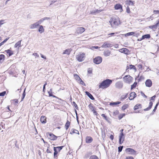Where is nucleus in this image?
Segmentation results:
<instances>
[{
    "label": "nucleus",
    "mask_w": 159,
    "mask_h": 159,
    "mask_svg": "<svg viewBox=\"0 0 159 159\" xmlns=\"http://www.w3.org/2000/svg\"><path fill=\"white\" fill-rule=\"evenodd\" d=\"M125 151L126 152L129 153L132 155H136L137 154L136 151L131 148H127Z\"/></svg>",
    "instance_id": "12"
},
{
    "label": "nucleus",
    "mask_w": 159,
    "mask_h": 159,
    "mask_svg": "<svg viewBox=\"0 0 159 159\" xmlns=\"http://www.w3.org/2000/svg\"><path fill=\"white\" fill-rule=\"evenodd\" d=\"M101 116L104 118L107 121L109 122V118L107 117V116L104 114H102Z\"/></svg>",
    "instance_id": "43"
},
{
    "label": "nucleus",
    "mask_w": 159,
    "mask_h": 159,
    "mask_svg": "<svg viewBox=\"0 0 159 159\" xmlns=\"http://www.w3.org/2000/svg\"><path fill=\"white\" fill-rule=\"evenodd\" d=\"M114 137L113 135L111 134L110 136V138L112 140L114 139Z\"/></svg>",
    "instance_id": "64"
},
{
    "label": "nucleus",
    "mask_w": 159,
    "mask_h": 159,
    "mask_svg": "<svg viewBox=\"0 0 159 159\" xmlns=\"http://www.w3.org/2000/svg\"><path fill=\"white\" fill-rule=\"evenodd\" d=\"M119 113V111L117 110H116L113 113V115L114 116H116L118 115Z\"/></svg>",
    "instance_id": "47"
},
{
    "label": "nucleus",
    "mask_w": 159,
    "mask_h": 159,
    "mask_svg": "<svg viewBox=\"0 0 159 159\" xmlns=\"http://www.w3.org/2000/svg\"><path fill=\"white\" fill-rule=\"evenodd\" d=\"M138 85V83L137 82H135L134 84L131 86V89H135Z\"/></svg>",
    "instance_id": "35"
},
{
    "label": "nucleus",
    "mask_w": 159,
    "mask_h": 159,
    "mask_svg": "<svg viewBox=\"0 0 159 159\" xmlns=\"http://www.w3.org/2000/svg\"><path fill=\"white\" fill-rule=\"evenodd\" d=\"M125 134H124L120 133L119 135V143L121 144L125 140Z\"/></svg>",
    "instance_id": "10"
},
{
    "label": "nucleus",
    "mask_w": 159,
    "mask_h": 159,
    "mask_svg": "<svg viewBox=\"0 0 159 159\" xmlns=\"http://www.w3.org/2000/svg\"><path fill=\"white\" fill-rule=\"evenodd\" d=\"M115 9L116 10H118L120 9H122V6L120 4H116L114 7Z\"/></svg>",
    "instance_id": "33"
},
{
    "label": "nucleus",
    "mask_w": 159,
    "mask_h": 159,
    "mask_svg": "<svg viewBox=\"0 0 159 159\" xmlns=\"http://www.w3.org/2000/svg\"><path fill=\"white\" fill-rule=\"evenodd\" d=\"M88 107L89 109L93 111L94 115L96 116L98 115V114L96 111V107H94L93 104L90 103V104L89 105Z\"/></svg>",
    "instance_id": "8"
},
{
    "label": "nucleus",
    "mask_w": 159,
    "mask_h": 159,
    "mask_svg": "<svg viewBox=\"0 0 159 159\" xmlns=\"http://www.w3.org/2000/svg\"><path fill=\"white\" fill-rule=\"evenodd\" d=\"M129 105L128 104H125L123 105L121 107L122 110L124 111L125 110L128 108Z\"/></svg>",
    "instance_id": "41"
},
{
    "label": "nucleus",
    "mask_w": 159,
    "mask_h": 159,
    "mask_svg": "<svg viewBox=\"0 0 159 159\" xmlns=\"http://www.w3.org/2000/svg\"><path fill=\"white\" fill-rule=\"evenodd\" d=\"M125 113L121 114L119 115L118 116V118L120 120L122 118H123L124 116H125Z\"/></svg>",
    "instance_id": "45"
},
{
    "label": "nucleus",
    "mask_w": 159,
    "mask_h": 159,
    "mask_svg": "<svg viewBox=\"0 0 159 159\" xmlns=\"http://www.w3.org/2000/svg\"><path fill=\"white\" fill-rule=\"evenodd\" d=\"M118 34V32H116L115 33H112L109 34H108V35L109 36L108 37H110L111 36H113V35L115 34Z\"/></svg>",
    "instance_id": "51"
},
{
    "label": "nucleus",
    "mask_w": 159,
    "mask_h": 159,
    "mask_svg": "<svg viewBox=\"0 0 159 159\" xmlns=\"http://www.w3.org/2000/svg\"><path fill=\"white\" fill-rule=\"evenodd\" d=\"M70 124V122L68 120H67L65 125V127L66 130H67L69 128Z\"/></svg>",
    "instance_id": "32"
},
{
    "label": "nucleus",
    "mask_w": 159,
    "mask_h": 159,
    "mask_svg": "<svg viewBox=\"0 0 159 159\" xmlns=\"http://www.w3.org/2000/svg\"><path fill=\"white\" fill-rule=\"evenodd\" d=\"M126 12L128 13H129L130 12V9L129 7L128 6L126 7Z\"/></svg>",
    "instance_id": "55"
},
{
    "label": "nucleus",
    "mask_w": 159,
    "mask_h": 159,
    "mask_svg": "<svg viewBox=\"0 0 159 159\" xmlns=\"http://www.w3.org/2000/svg\"><path fill=\"white\" fill-rule=\"evenodd\" d=\"M75 76H76L77 78H79L80 79V84L82 85L84 84V83L83 81L80 79V77L77 75H75Z\"/></svg>",
    "instance_id": "44"
},
{
    "label": "nucleus",
    "mask_w": 159,
    "mask_h": 159,
    "mask_svg": "<svg viewBox=\"0 0 159 159\" xmlns=\"http://www.w3.org/2000/svg\"><path fill=\"white\" fill-rule=\"evenodd\" d=\"M39 25V24L38 22L35 23L31 25L30 26V28L31 29H33L36 28Z\"/></svg>",
    "instance_id": "27"
},
{
    "label": "nucleus",
    "mask_w": 159,
    "mask_h": 159,
    "mask_svg": "<svg viewBox=\"0 0 159 159\" xmlns=\"http://www.w3.org/2000/svg\"><path fill=\"white\" fill-rule=\"evenodd\" d=\"M121 103V102H111L110 103V106H114L117 105Z\"/></svg>",
    "instance_id": "38"
},
{
    "label": "nucleus",
    "mask_w": 159,
    "mask_h": 159,
    "mask_svg": "<svg viewBox=\"0 0 159 159\" xmlns=\"http://www.w3.org/2000/svg\"><path fill=\"white\" fill-rule=\"evenodd\" d=\"M47 84L46 82L44 84L43 86V92H45V86Z\"/></svg>",
    "instance_id": "61"
},
{
    "label": "nucleus",
    "mask_w": 159,
    "mask_h": 159,
    "mask_svg": "<svg viewBox=\"0 0 159 159\" xmlns=\"http://www.w3.org/2000/svg\"><path fill=\"white\" fill-rule=\"evenodd\" d=\"M48 18H47V17H45V18H43L41 20H39L38 22L39 23H41L42 22H43L44 20H46V19H48Z\"/></svg>",
    "instance_id": "54"
},
{
    "label": "nucleus",
    "mask_w": 159,
    "mask_h": 159,
    "mask_svg": "<svg viewBox=\"0 0 159 159\" xmlns=\"http://www.w3.org/2000/svg\"><path fill=\"white\" fill-rule=\"evenodd\" d=\"M33 55L35 57V58H37L39 57V55L37 53H34Z\"/></svg>",
    "instance_id": "58"
},
{
    "label": "nucleus",
    "mask_w": 159,
    "mask_h": 159,
    "mask_svg": "<svg viewBox=\"0 0 159 159\" xmlns=\"http://www.w3.org/2000/svg\"><path fill=\"white\" fill-rule=\"evenodd\" d=\"M109 23L111 27H116L120 24L119 18L117 17H112L109 21Z\"/></svg>",
    "instance_id": "2"
},
{
    "label": "nucleus",
    "mask_w": 159,
    "mask_h": 159,
    "mask_svg": "<svg viewBox=\"0 0 159 159\" xmlns=\"http://www.w3.org/2000/svg\"><path fill=\"white\" fill-rule=\"evenodd\" d=\"M128 97V94H126L124 97H121L120 98V100L122 101L124 100V99Z\"/></svg>",
    "instance_id": "53"
},
{
    "label": "nucleus",
    "mask_w": 159,
    "mask_h": 159,
    "mask_svg": "<svg viewBox=\"0 0 159 159\" xmlns=\"http://www.w3.org/2000/svg\"><path fill=\"white\" fill-rule=\"evenodd\" d=\"M5 59V56L3 54L0 55V62L3 61Z\"/></svg>",
    "instance_id": "40"
},
{
    "label": "nucleus",
    "mask_w": 159,
    "mask_h": 159,
    "mask_svg": "<svg viewBox=\"0 0 159 159\" xmlns=\"http://www.w3.org/2000/svg\"><path fill=\"white\" fill-rule=\"evenodd\" d=\"M150 35L149 34H146L145 35H143L142 37L140 39H138V40L139 41H141L142 40L144 39H148L150 38Z\"/></svg>",
    "instance_id": "17"
},
{
    "label": "nucleus",
    "mask_w": 159,
    "mask_h": 159,
    "mask_svg": "<svg viewBox=\"0 0 159 159\" xmlns=\"http://www.w3.org/2000/svg\"><path fill=\"white\" fill-rule=\"evenodd\" d=\"M72 51V49L71 48L67 49L63 52V54H66L69 55Z\"/></svg>",
    "instance_id": "22"
},
{
    "label": "nucleus",
    "mask_w": 159,
    "mask_h": 159,
    "mask_svg": "<svg viewBox=\"0 0 159 159\" xmlns=\"http://www.w3.org/2000/svg\"><path fill=\"white\" fill-rule=\"evenodd\" d=\"M40 121L42 123L45 124L47 122V117L45 116H41L40 117Z\"/></svg>",
    "instance_id": "18"
},
{
    "label": "nucleus",
    "mask_w": 159,
    "mask_h": 159,
    "mask_svg": "<svg viewBox=\"0 0 159 159\" xmlns=\"http://www.w3.org/2000/svg\"><path fill=\"white\" fill-rule=\"evenodd\" d=\"M9 39V38H8L5 39L2 42H1L0 43V46H1L2 44H3L5 42H6L8 39Z\"/></svg>",
    "instance_id": "49"
},
{
    "label": "nucleus",
    "mask_w": 159,
    "mask_h": 159,
    "mask_svg": "<svg viewBox=\"0 0 159 159\" xmlns=\"http://www.w3.org/2000/svg\"><path fill=\"white\" fill-rule=\"evenodd\" d=\"M153 12L154 14H159V10H155L153 11Z\"/></svg>",
    "instance_id": "62"
},
{
    "label": "nucleus",
    "mask_w": 159,
    "mask_h": 159,
    "mask_svg": "<svg viewBox=\"0 0 159 159\" xmlns=\"http://www.w3.org/2000/svg\"><path fill=\"white\" fill-rule=\"evenodd\" d=\"M115 87L118 89H121L123 87V84L122 82L118 81L116 83Z\"/></svg>",
    "instance_id": "13"
},
{
    "label": "nucleus",
    "mask_w": 159,
    "mask_h": 159,
    "mask_svg": "<svg viewBox=\"0 0 159 159\" xmlns=\"http://www.w3.org/2000/svg\"><path fill=\"white\" fill-rule=\"evenodd\" d=\"M159 24V21L156 24L154 25H151L149 26V28L151 29H157L158 24Z\"/></svg>",
    "instance_id": "34"
},
{
    "label": "nucleus",
    "mask_w": 159,
    "mask_h": 159,
    "mask_svg": "<svg viewBox=\"0 0 159 159\" xmlns=\"http://www.w3.org/2000/svg\"><path fill=\"white\" fill-rule=\"evenodd\" d=\"M156 97V95H154L151 98V99L149 103V106L147 108L144 109V111H149L151 109L153 105V102L151 101V100H152L153 101H154Z\"/></svg>",
    "instance_id": "6"
},
{
    "label": "nucleus",
    "mask_w": 159,
    "mask_h": 159,
    "mask_svg": "<svg viewBox=\"0 0 159 159\" xmlns=\"http://www.w3.org/2000/svg\"><path fill=\"white\" fill-rule=\"evenodd\" d=\"M126 4L128 6H134V2L131 0H127L126 2Z\"/></svg>",
    "instance_id": "29"
},
{
    "label": "nucleus",
    "mask_w": 159,
    "mask_h": 159,
    "mask_svg": "<svg viewBox=\"0 0 159 159\" xmlns=\"http://www.w3.org/2000/svg\"><path fill=\"white\" fill-rule=\"evenodd\" d=\"M102 59L101 57L98 56L93 59V61L95 64H98L102 62Z\"/></svg>",
    "instance_id": "9"
},
{
    "label": "nucleus",
    "mask_w": 159,
    "mask_h": 159,
    "mask_svg": "<svg viewBox=\"0 0 159 159\" xmlns=\"http://www.w3.org/2000/svg\"><path fill=\"white\" fill-rule=\"evenodd\" d=\"M85 57V53H84L80 52L76 56V59L79 61H82L84 60Z\"/></svg>",
    "instance_id": "5"
},
{
    "label": "nucleus",
    "mask_w": 159,
    "mask_h": 159,
    "mask_svg": "<svg viewBox=\"0 0 159 159\" xmlns=\"http://www.w3.org/2000/svg\"><path fill=\"white\" fill-rule=\"evenodd\" d=\"M85 30V29L83 27L78 28L76 30L77 34H81Z\"/></svg>",
    "instance_id": "14"
},
{
    "label": "nucleus",
    "mask_w": 159,
    "mask_h": 159,
    "mask_svg": "<svg viewBox=\"0 0 159 159\" xmlns=\"http://www.w3.org/2000/svg\"><path fill=\"white\" fill-rule=\"evenodd\" d=\"M145 84L147 87H150L152 85V82L151 80L148 79L145 81Z\"/></svg>",
    "instance_id": "15"
},
{
    "label": "nucleus",
    "mask_w": 159,
    "mask_h": 159,
    "mask_svg": "<svg viewBox=\"0 0 159 159\" xmlns=\"http://www.w3.org/2000/svg\"><path fill=\"white\" fill-rule=\"evenodd\" d=\"M123 146H120L118 147V152H121L123 148Z\"/></svg>",
    "instance_id": "59"
},
{
    "label": "nucleus",
    "mask_w": 159,
    "mask_h": 159,
    "mask_svg": "<svg viewBox=\"0 0 159 159\" xmlns=\"http://www.w3.org/2000/svg\"><path fill=\"white\" fill-rule=\"evenodd\" d=\"M6 93V91H3L2 92L0 93V96H4Z\"/></svg>",
    "instance_id": "57"
},
{
    "label": "nucleus",
    "mask_w": 159,
    "mask_h": 159,
    "mask_svg": "<svg viewBox=\"0 0 159 159\" xmlns=\"http://www.w3.org/2000/svg\"><path fill=\"white\" fill-rule=\"evenodd\" d=\"M73 105H74V106L75 107V108L77 109H78V107L77 105L76 104V103L75 102H72Z\"/></svg>",
    "instance_id": "52"
},
{
    "label": "nucleus",
    "mask_w": 159,
    "mask_h": 159,
    "mask_svg": "<svg viewBox=\"0 0 159 159\" xmlns=\"http://www.w3.org/2000/svg\"><path fill=\"white\" fill-rule=\"evenodd\" d=\"M11 102L12 105H17L18 103V100L17 99L11 100Z\"/></svg>",
    "instance_id": "26"
},
{
    "label": "nucleus",
    "mask_w": 159,
    "mask_h": 159,
    "mask_svg": "<svg viewBox=\"0 0 159 159\" xmlns=\"http://www.w3.org/2000/svg\"><path fill=\"white\" fill-rule=\"evenodd\" d=\"M136 97V94L135 92H131L129 94V99L130 100L134 99Z\"/></svg>",
    "instance_id": "16"
},
{
    "label": "nucleus",
    "mask_w": 159,
    "mask_h": 159,
    "mask_svg": "<svg viewBox=\"0 0 159 159\" xmlns=\"http://www.w3.org/2000/svg\"><path fill=\"white\" fill-rule=\"evenodd\" d=\"M93 69L92 68H89L88 69V73L89 74L92 73Z\"/></svg>",
    "instance_id": "50"
},
{
    "label": "nucleus",
    "mask_w": 159,
    "mask_h": 159,
    "mask_svg": "<svg viewBox=\"0 0 159 159\" xmlns=\"http://www.w3.org/2000/svg\"><path fill=\"white\" fill-rule=\"evenodd\" d=\"M85 93L92 100H94V98L93 97V96L92 95V94L90 93L88 91H86Z\"/></svg>",
    "instance_id": "31"
},
{
    "label": "nucleus",
    "mask_w": 159,
    "mask_h": 159,
    "mask_svg": "<svg viewBox=\"0 0 159 159\" xmlns=\"http://www.w3.org/2000/svg\"><path fill=\"white\" fill-rule=\"evenodd\" d=\"M112 47V45L110 43L106 42L104 43L101 47L102 48H111Z\"/></svg>",
    "instance_id": "11"
},
{
    "label": "nucleus",
    "mask_w": 159,
    "mask_h": 159,
    "mask_svg": "<svg viewBox=\"0 0 159 159\" xmlns=\"http://www.w3.org/2000/svg\"><path fill=\"white\" fill-rule=\"evenodd\" d=\"M44 30L43 26L42 25H39V32L41 33L44 32Z\"/></svg>",
    "instance_id": "37"
},
{
    "label": "nucleus",
    "mask_w": 159,
    "mask_h": 159,
    "mask_svg": "<svg viewBox=\"0 0 159 159\" xmlns=\"http://www.w3.org/2000/svg\"><path fill=\"white\" fill-rule=\"evenodd\" d=\"M5 51L8 54V57L11 56L14 54L13 51L10 49L6 50Z\"/></svg>",
    "instance_id": "24"
},
{
    "label": "nucleus",
    "mask_w": 159,
    "mask_h": 159,
    "mask_svg": "<svg viewBox=\"0 0 159 159\" xmlns=\"http://www.w3.org/2000/svg\"><path fill=\"white\" fill-rule=\"evenodd\" d=\"M22 41V40L19 41L17 42L15 45L14 47L15 48H17L18 46L20 47L21 46V42Z\"/></svg>",
    "instance_id": "39"
},
{
    "label": "nucleus",
    "mask_w": 159,
    "mask_h": 159,
    "mask_svg": "<svg viewBox=\"0 0 159 159\" xmlns=\"http://www.w3.org/2000/svg\"><path fill=\"white\" fill-rule=\"evenodd\" d=\"M141 95L143 96V97H144L145 98H147V96H146L144 93H143V92H141Z\"/></svg>",
    "instance_id": "56"
},
{
    "label": "nucleus",
    "mask_w": 159,
    "mask_h": 159,
    "mask_svg": "<svg viewBox=\"0 0 159 159\" xmlns=\"http://www.w3.org/2000/svg\"><path fill=\"white\" fill-rule=\"evenodd\" d=\"M138 67L139 68V70H143V66L141 64H139L138 65Z\"/></svg>",
    "instance_id": "48"
},
{
    "label": "nucleus",
    "mask_w": 159,
    "mask_h": 159,
    "mask_svg": "<svg viewBox=\"0 0 159 159\" xmlns=\"http://www.w3.org/2000/svg\"><path fill=\"white\" fill-rule=\"evenodd\" d=\"M110 54L111 51L108 50H105L103 52V54L106 57L109 56Z\"/></svg>",
    "instance_id": "28"
},
{
    "label": "nucleus",
    "mask_w": 159,
    "mask_h": 159,
    "mask_svg": "<svg viewBox=\"0 0 159 159\" xmlns=\"http://www.w3.org/2000/svg\"><path fill=\"white\" fill-rule=\"evenodd\" d=\"M48 93L49 97H52L53 98H55L57 99H59V98L58 97L53 95L52 89H51L49 91H48Z\"/></svg>",
    "instance_id": "23"
},
{
    "label": "nucleus",
    "mask_w": 159,
    "mask_h": 159,
    "mask_svg": "<svg viewBox=\"0 0 159 159\" xmlns=\"http://www.w3.org/2000/svg\"><path fill=\"white\" fill-rule=\"evenodd\" d=\"M64 146H62L60 147H54L53 150L54 151V158H55L57 157V154L58 152H60V151L64 147Z\"/></svg>",
    "instance_id": "4"
},
{
    "label": "nucleus",
    "mask_w": 159,
    "mask_h": 159,
    "mask_svg": "<svg viewBox=\"0 0 159 159\" xmlns=\"http://www.w3.org/2000/svg\"><path fill=\"white\" fill-rule=\"evenodd\" d=\"M47 135L49 139L51 140H55L57 138V137L52 133L48 132L47 133Z\"/></svg>",
    "instance_id": "7"
},
{
    "label": "nucleus",
    "mask_w": 159,
    "mask_h": 159,
    "mask_svg": "<svg viewBox=\"0 0 159 159\" xmlns=\"http://www.w3.org/2000/svg\"><path fill=\"white\" fill-rule=\"evenodd\" d=\"M93 140V138L90 136H87L85 139V142L87 143H90Z\"/></svg>",
    "instance_id": "20"
},
{
    "label": "nucleus",
    "mask_w": 159,
    "mask_h": 159,
    "mask_svg": "<svg viewBox=\"0 0 159 159\" xmlns=\"http://www.w3.org/2000/svg\"><path fill=\"white\" fill-rule=\"evenodd\" d=\"M112 82V80L109 79H106L100 83L98 84L99 89H105L111 85Z\"/></svg>",
    "instance_id": "1"
},
{
    "label": "nucleus",
    "mask_w": 159,
    "mask_h": 159,
    "mask_svg": "<svg viewBox=\"0 0 159 159\" xmlns=\"http://www.w3.org/2000/svg\"><path fill=\"white\" fill-rule=\"evenodd\" d=\"M124 82L126 84H130L134 80L133 77L129 75H127L123 77Z\"/></svg>",
    "instance_id": "3"
},
{
    "label": "nucleus",
    "mask_w": 159,
    "mask_h": 159,
    "mask_svg": "<svg viewBox=\"0 0 159 159\" xmlns=\"http://www.w3.org/2000/svg\"><path fill=\"white\" fill-rule=\"evenodd\" d=\"M70 134H77L78 135L80 134L79 131L74 129H71V131L70 132Z\"/></svg>",
    "instance_id": "25"
},
{
    "label": "nucleus",
    "mask_w": 159,
    "mask_h": 159,
    "mask_svg": "<svg viewBox=\"0 0 159 159\" xmlns=\"http://www.w3.org/2000/svg\"><path fill=\"white\" fill-rule=\"evenodd\" d=\"M102 11V10H96L94 11H92L91 12V14H95L96 13H99Z\"/></svg>",
    "instance_id": "42"
},
{
    "label": "nucleus",
    "mask_w": 159,
    "mask_h": 159,
    "mask_svg": "<svg viewBox=\"0 0 159 159\" xmlns=\"http://www.w3.org/2000/svg\"><path fill=\"white\" fill-rule=\"evenodd\" d=\"M135 34V32H131L128 33L126 34H124V36L125 37H128L130 35H134Z\"/></svg>",
    "instance_id": "36"
},
{
    "label": "nucleus",
    "mask_w": 159,
    "mask_h": 159,
    "mask_svg": "<svg viewBox=\"0 0 159 159\" xmlns=\"http://www.w3.org/2000/svg\"><path fill=\"white\" fill-rule=\"evenodd\" d=\"M141 108V105L140 104H137L134 106V110H136L139 108Z\"/></svg>",
    "instance_id": "30"
},
{
    "label": "nucleus",
    "mask_w": 159,
    "mask_h": 159,
    "mask_svg": "<svg viewBox=\"0 0 159 159\" xmlns=\"http://www.w3.org/2000/svg\"><path fill=\"white\" fill-rule=\"evenodd\" d=\"M125 159H134V158L132 156H128L126 157Z\"/></svg>",
    "instance_id": "60"
},
{
    "label": "nucleus",
    "mask_w": 159,
    "mask_h": 159,
    "mask_svg": "<svg viewBox=\"0 0 159 159\" xmlns=\"http://www.w3.org/2000/svg\"><path fill=\"white\" fill-rule=\"evenodd\" d=\"M89 159H98V158L96 156L93 155L91 156Z\"/></svg>",
    "instance_id": "46"
},
{
    "label": "nucleus",
    "mask_w": 159,
    "mask_h": 159,
    "mask_svg": "<svg viewBox=\"0 0 159 159\" xmlns=\"http://www.w3.org/2000/svg\"><path fill=\"white\" fill-rule=\"evenodd\" d=\"M129 69L130 70L133 69L136 71L137 70L135 66L134 65H129V66H127L126 67V70Z\"/></svg>",
    "instance_id": "21"
},
{
    "label": "nucleus",
    "mask_w": 159,
    "mask_h": 159,
    "mask_svg": "<svg viewBox=\"0 0 159 159\" xmlns=\"http://www.w3.org/2000/svg\"><path fill=\"white\" fill-rule=\"evenodd\" d=\"M120 51L121 52L126 54H128L130 52L129 50L126 48H122L120 49Z\"/></svg>",
    "instance_id": "19"
},
{
    "label": "nucleus",
    "mask_w": 159,
    "mask_h": 159,
    "mask_svg": "<svg viewBox=\"0 0 159 159\" xmlns=\"http://www.w3.org/2000/svg\"><path fill=\"white\" fill-rule=\"evenodd\" d=\"M25 90L24 91V92L22 94V98L21 101L23 100L25 96Z\"/></svg>",
    "instance_id": "63"
}]
</instances>
